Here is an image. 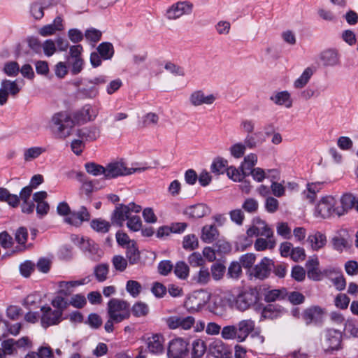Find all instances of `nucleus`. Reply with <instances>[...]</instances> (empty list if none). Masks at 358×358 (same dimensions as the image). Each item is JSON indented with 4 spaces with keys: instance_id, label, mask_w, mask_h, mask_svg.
Returning <instances> with one entry per match:
<instances>
[{
    "instance_id": "nucleus-1",
    "label": "nucleus",
    "mask_w": 358,
    "mask_h": 358,
    "mask_svg": "<svg viewBox=\"0 0 358 358\" xmlns=\"http://www.w3.org/2000/svg\"><path fill=\"white\" fill-rule=\"evenodd\" d=\"M97 115L98 110L87 104L73 113V119L65 112L54 114L49 122V127L57 137L65 138L71 134L75 123L85 124L94 120Z\"/></svg>"
},
{
    "instance_id": "nucleus-2",
    "label": "nucleus",
    "mask_w": 358,
    "mask_h": 358,
    "mask_svg": "<svg viewBox=\"0 0 358 358\" xmlns=\"http://www.w3.org/2000/svg\"><path fill=\"white\" fill-rule=\"evenodd\" d=\"M107 306L108 317H111L116 323L129 319L131 315L130 305L124 300L113 298L108 301Z\"/></svg>"
},
{
    "instance_id": "nucleus-3",
    "label": "nucleus",
    "mask_w": 358,
    "mask_h": 358,
    "mask_svg": "<svg viewBox=\"0 0 358 358\" xmlns=\"http://www.w3.org/2000/svg\"><path fill=\"white\" fill-rule=\"evenodd\" d=\"M148 169V167L128 168L125 163L121 161H113L106 166V180H110L120 176L131 175L135 172H142Z\"/></svg>"
},
{
    "instance_id": "nucleus-4",
    "label": "nucleus",
    "mask_w": 358,
    "mask_h": 358,
    "mask_svg": "<svg viewBox=\"0 0 358 358\" xmlns=\"http://www.w3.org/2000/svg\"><path fill=\"white\" fill-rule=\"evenodd\" d=\"M258 294L256 288H250L241 292L236 299L235 306L241 311L247 310L257 302Z\"/></svg>"
},
{
    "instance_id": "nucleus-5",
    "label": "nucleus",
    "mask_w": 358,
    "mask_h": 358,
    "mask_svg": "<svg viewBox=\"0 0 358 358\" xmlns=\"http://www.w3.org/2000/svg\"><path fill=\"white\" fill-rule=\"evenodd\" d=\"M342 334L338 330L330 329L324 332L322 345L326 352L341 349Z\"/></svg>"
},
{
    "instance_id": "nucleus-6",
    "label": "nucleus",
    "mask_w": 358,
    "mask_h": 358,
    "mask_svg": "<svg viewBox=\"0 0 358 358\" xmlns=\"http://www.w3.org/2000/svg\"><path fill=\"white\" fill-rule=\"evenodd\" d=\"M20 90L17 80L3 79L0 84V105L3 106L7 102L9 95L15 96Z\"/></svg>"
},
{
    "instance_id": "nucleus-7",
    "label": "nucleus",
    "mask_w": 358,
    "mask_h": 358,
    "mask_svg": "<svg viewBox=\"0 0 358 358\" xmlns=\"http://www.w3.org/2000/svg\"><path fill=\"white\" fill-rule=\"evenodd\" d=\"M189 353L188 343L178 338L169 343L167 355L169 358H186Z\"/></svg>"
},
{
    "instance_id": "nucleus-8",
    "label": "nucleus",
    "mask_w": 358,
    "mask_h": 358,
    "mask_svg": "<svg viewBox=\"0 0 358 358\" xmlns=\"http://www.w3.org/2000/svg\"><path fill=\"white\" fill-rule=\"evenodd\" d=\"M336 203L335 199L331 196L323 197L316 207L317 213L324 219L337 215Z\"/></svg>"
},
{
    "instance_id": "nucleus-9",
    "label": "nucleus",
    "mask_w": 358,
    "mask_h": 358,
    "mask_svg": "<svg viewBox=\"0 0 358 358\" xmlns=\"http://www.w3.org/2000/svg\"><path fill=\"white\" fill-rule=\"evenodd\" d=\"M193 5L189 1H178L170 6L166 12V17L170 20H175L183 15H189L192 10Z\"/></svg>"
},
{
    "instance_id": "nucleus-10",
    "label": "nucleus",
    "mask_w": 358,
    "mask_h": 358,
    "mask_svg": "<svg viewBox=\"0 0 358 358\" xmlns=\"http://www.w3.org/2000/svg\"><path fill=\"white\" fill-rule=\"evenodd\" d=\"M208 352L215 358H232L231 348L220 339H215L209 344Z\"/></svg>"
},
{
    "instance_id": "nucleus-11",
    "label": "nucleus",
    "mask_w": 358,
    "mask_h": 358,
    "mask_svg": "<svg viewBox=\"0 0 358 358\" xmlns=\"http://www.w3.org/2000/svg\"><path fill=\"white\" fill-rule=\"evenodd\" d=\"M189 102L194 107L202 105H211L215 100L216 96L213 94H206L203 90H195L189 96Z\"/></svg>"
},
{
    "instance_id": "nucleus-12",
    "label": "nucleus",
    "mask_w": 358,
    "mask_h": 358,
    "mask_svg": "<svg viewBox=\"0 0 358 358\" xmlns=\"http://www.w3.org/2000/svg\"><path fill=\"white\" fill-rule=\"evenodd\" d=\"M129 206L124 204H119L111 214V224L113 226L122 227L124 222L129 218Z\"/></svg>"
},
{
    "instance_id": "nucleus-13",
    "label": "nucleus",
    "mask_w": 358,
    "mask_h": 358,
    "mask_svg": "<svg viewBox=\"0 0 358 358\" xmlns=\"http://www.w3.org/2000/svg\"><path fill=\"white\" fill-rule=\"evenodd\" d=\"M167 326L171 329L181 328L185 330L189 329L194 324L195 320L192 316L179 317L171 316L166 320Z\"/></svg>"
},
{
    "instance_id": "nucleus-14",
    "label": "nucleus",
    "mask_w": 358,
    "mask_h": 358,
    "mask_svg": "<svg viewBox=\"0 0 358 358\" xmlns=\"http://www.w3.org/2000/svg\"><path fill=\"white\" fill-rule=\"evenodd\" d=\"M41 310L43 312L41 322L45 328L59 323L62 315L61 310H52L49 306H43Z\"/></svg>"
},
{
    "instance_id": "nucleus-15",
    "label": "nucleus",
    "mask_w": 358,
    "mask_h": 358,
    "mask_svg": "<svg viewBox=\"0 0 358 358\" xmlns=\"http://www.w3.org/2000/svg\"><path fill=\"white\" fill-rule=\"evenodd\" d=\"M90 220V214L85 206H81L78 212H72L70 216L64 219L65 222L75 226L80 227L83 222Z\"/></svg>"
},
{
    "instance_id": "nucleus-16",
    "label": "nucleus",
    "mask_w": 358,
    "mask_h": 358,
    "mask_svg": "<svg viewBox=\"0 0 358 358\" xmlns=\"http://www.w3.org/2000/svg\"><path fill=\"white\" fill-rule=\"evenodd\" d=\"M273 262L268 257H264L261 262L257 264L253 269V275L256 278L264 280L270 275Z\"/></svg>"
},
{
    "instance_id": "nucleus-17",
    "label": "nucleus",
    "mask_w": 358,
    "mask_h": 358,
    "mask_svg": "<svg viewBox=\"0 0 358 358\" xmlns=\"http://www.w3.org/2000/svg\"><path fill=\"white\" fill-rule=\"evenodd\" d=\"M210 210L208 206L203 203H197L187 207L183 214L187 216L189 219H199L208 215Z\"/></svg>"
},
{
    "instance_id": "nucleus-18",
    "label": "nucleus",
    "mask_w": 358,
    "mask_h": 358,
    "mask_svg": "<svg viewBox=\"0 0 358 358\" xmlns=\"http://www.w3.org/2000/svg\"><path fill=\"white\" fill-rule=\"evenodd\" d=\"M236 327L238 334V341L243 342L254 331L255 322L251 319L243 320Z\"/></svg>"
},
{
    "instance_id": "nucleus-19",
    "label": "nucleus",
    "mask_w": 358,
    "mask_h": 358,
    "mask_svg": "<svg viewBox=\"0 0 358 358\" xmlns=\"http://www.w3.org/2000/svg\"><path fill=\"white\" fill-rule=\"evenodd\" d=\"M76 135L85 142H92L100 136V129L96 126L85 127L77 130Z\"/></svg>"
},
{
    "instance_id": "nucleus-20",
    "label": "nucleus",
    "mask_w": 358,
    "mask_h": 358,
    "mask_svg": "<svg viewBox=\"0 0 358 358\" xmlns=\"http://www.w3.org/2000/svg\"><path fill=\"white\" fill-rule=\"evenodd\" d=\"M358 198L351 193H347L342 196L341 199V206L337 207V216L343 215L349 210L355 208Z\"/></svg>"
},
{
    "instance_id": "nucleus-21",
    "label": "nucleus",
    "mask_w": 358,
    "mask_h": 358,
    "mask_svg": "<svg viewBox=\"0 0 358 358\" xmlns=\"http://www.w3.org/2000/svg\"><path fill=\"white\" fill-rule=\"evenodd\" d=\"M320 59L325 66H334L339 64V54L336 49H327L320 53Z\"/></svg>"
},
{
    "instance_id": "nucleus-22",
    "label": "nucleus",
    "mask_w": 358,
    "mask_h": 358,
    "mask_svg": "<svg viewBox=\"0 0 358 358\" xmlns=\"http://www.w3.org/2000/svg\"><path fill=\"white\" fill-rule=\"evenodd\" d=\"M324 313L323 309L318 306H314L306 309L303 313V318L307 324L312 322H317L320 320Z\"/></svg>"
},
{
    "instance_id": "nucleus-23",
    "label": "nucleus",
    "mask_w": 358,
    "mask_h": 358,
    "mask_svg": "<svg viewBox=\"0 0 358 358\" xmlns=\"http://www.w3.org/2000/svg\"><path fill=\"white\" fill-rule=\"evenodd\" d=\"M270 100L278 106H285L286 108H291L292 101L290 94L287 91H282L274 93L270 96Z\"/></svg>"
},
{
    "instance_id": "nucleus-24",
    "label": "nucleus",
    "mask_w": 358,
    "mask_h": 358,
    "mask_svg": "<svg viewBox=\"0 0 358 358\" xmlns=\"http://www.w3.org/2000/svg\"><path fill=\"white\" fill-rule=\"evenodd\" d=\"M257 163V156L256 154L250 153L244 157L243 161L241 162L239 169L242 171L243 176H246V173L252 171L254 166Z\"/></svg>"
},
{
    "instance_id": "nucleus-25",
    "label": "nucleus",
    "mask_w": 358,
    "mask_h": 358,
    "mask_svg": "<svg viewBox=\"0 0 358 358\" xmlns=\"http://www.w3.org/2000/svg\"><path fill=\"white\" fill-rule=\"evenodd\" d=\"M163 338L162 336L156 334L149 338L148 340V348L152 354H159L163 352L162 345Z\"/></svg>"
},
{
    "instance_id": "nucleus-26",
    "label": "nucleus",
    "mask_w": 358,
    "mask_h": 358,
    "mask_svg": "<svg viewBox=\"0 0 358 358\" xmlns=\"http://www.w3.org/2000/svg\"><path fill=\"white\" fill-rule=\"evenodd\" d=\"M286 294H287V290L285 288L268 290L264 293V299L267 303L273 302L285 299Z\"/></svg>"
},
{
    "instance_id": "nucleus-27",
    "label": "nucleus",
    "mask_w": 358,
    "mask_h": 358,
    "mask_svg": "<svg viewBox=\"0 0 358 358\" xmlns=\"http://www.w3.org/2000/svg\"><path fill=\"white\" fill-rule=\"evenodd\" d=\"M219 236V231L215 225H206L202 228L201 239L203 242L210 243Z\"/></svg>"
},
{
    "instance_id": "nucleus-28",
    "label": "nucleus",
    "mask_w": 358,
    "mask_h": 358,
    "mask_svg": "<svg viewBox=\"0 0 358 358\" xmlns=\"http://www.w3.org/2000/svg\"><path fill=\"white\" fill-rule=\"evenodd\" d=\"M308 241L310 243L313 250L322 248L327 243V237L324 234L317 231L315 234L309 235Z\"/></svg>"
},
{
    "instance_id": "nucleus-29",
    "label": "nucleus",
    "mask_w": 358,
    "mask_h": 358,
    "mask_svg": "<svg viewBox=\"0 0 358 358\" xmlns=\"http://www.w3.org/2000/svg\"><path fill=\"white\" fill-rule=\"evenodd\" d=\"M126 257L130 264H136L140 262V251L135 241L131 242V245L127 246Z\"/></svg>"
},
{
    "instance_id": "nucleus-30",
    "label": "nucleus",
    "mask_w": 358,
    "mask_h": 358,
    "mask_svg": "<svg viewBox=\"0 0 358 358\" xmlns=\"http://www.w3.org/2000/svg\"><path fill=\"white\" fill-rule=\"evenodd\" d=\"M96 52L100 55L102 59H110L114 53L115 50L113 44L110 42H103L96 48Z\"/></svg>"
},
{
    "instance_id": "nucleus-31",
    "label": "nucleus",
    "mask_w": 358,
    "mask_h": 358,
    "mask_svg": "<svg viewBox=\"0 0 358 358\" xmlns=\"http://www.w3.org/2000/svg\"><path fill=\"white\" fill-rule=\"evenodd\" d=\"M111 222H109L101 218L93 219L90 222L91 227L98 233L106 234L109 231Z\"/></svg>"
},
{
    "instance_id": "nucleus-32",
    "label": "nucleus",
    "mask_w": 358,
    "mask_h": 358,
    "mask_svg": "<svg viewBox=\"0 0 358 358\" xmlns=\"http://www.w3.org/2000/svg\"><path fill=\"white\" fill-rule=\"evenodd\" d=\"M24 358H55V356L50 347L41 346L37 352H29Z\"/></svg>"
},
{
    "instance_id": "nucleus-33",
    "label": "nucleus",
    "mask_w": 358,
    "mask_h": 358,
    "mask_svg": "<svg viewBox=\"0 0 358 358\" xmlns=\"http://www.w3.org/2000/svg\"><path fill=\"white\" fill-rule=\"evenodd\" d=\"M207 346L202 339H196L192 343V358H201L206 351Z\"/></svg>"
},
{
    "instance_id": "nucleus-34",
    "label": "nucleus",
    "mask_w": 358,
    "mask_h": 358,
    "mask_svg": "<svg viewBox=\"0 0 358 358\" xmlns=\"http://www.w3.org/2000/svg\"><path fill=\"white\" fill-rule=\"evenodd\" d=\"M227 160L222 157H217L213 160L210 166V171L216 175L223 174L227 171Z\"/></svg>"
},
{
    "instance_id": "nucleus-35",
    "label": "nucleus",
    "mask_w": 358,
    "mask_h": 358,
    "mask_svg": "<svg viewBox=\"0 0 358 358\" xmlns=\"http://www.w3.org/2000/svg\"><path fill=\"white\" fill-rule=\"evenodd\" d=\"M331 243L334 250L342 252L345 249H349L351 246L349 241L341 236H335L331 238Z\"/></svg>"
},
{
    "instance_id": "nucleus-36",
    "label": "nucleus",
    "mask_w": 358,
    "mask_h": 358,
    "mask_svg": "<svg viewBox=\"0 0 358 358\" xmlns=\"http://www.w3.org/2000/svg\"><path fill=\"white\" fill-rule=\"evenodd\" d=\"M2 71L8 77H15L19 72H22V69H20V65L15 61L7 62L4 64Z\"/></svg>"
},
{
    "instance_id": "nucleus-37",
    "label": "nucleus",
    "mask_w": 358,
    "mask_h": 358,
    "mask_svg": "<svg viewBox=\"0 0 358 358\" xmlns=\"http://www.w3.org/2000/svg\"><path fill=\"white\" fill-rule=\"evenodd\" d=\"M324 273L325 274H327L329 273H338V275L336 277L331 279V282H333L334 285L335 286V287L337 290L342 291V290L345 289V288L346 287V280L342 273H340V272L336 271V270L334 268L332 270H324Z\"/></svg>"
},
{
    "instance_id": "nucleus-38",
    "label": "nucleus",
    "mask_w": 358,
    "mask_h": 358,
    "mask_svg": "<svg viewBox=\"0 0 358 358\" xmlns=\"http://www.w3.org/2000/svg\"><path fill=\"white\" fill-rule=\"evenodd\" d=\"M86 171L94 176H98L103 175L105 178L106 175V166L98 164L95 162H87L85 164Z\"/></svg>"
},
{
    "instance_id": "nucleus-39",
    "label": "nucleus",
    "mask_w": 358,
    "mask_h": 358,
    "mask_svg": "<svg viewBox=\"0 0 358 358\" xmlns=\"http://www.w3.org/2000/svg\"><path fill=\"white\" fill-rule=\"evenodd\" d=\"M313 74V71L311 68H306L301 76L295 80L294 83V86L295 88L301 89L306 86V85L308 83L311 76Z\"/></svg>"
},
{
    "instance_id": "nucleus-40",
    "label": "nucleus",
    "mask_w": 358,
    "mask_h": 358,
    "mask_svg": "<svg viewBox=\"0 0 358 358\" xmlns=\"http://www.w3.org/2000/svg\"><path fill=\"white\" fill-rule=\"evenodd\" d=\"M130 310L132 314L137 317H145L149 313L148 306L142 301L135 303Z\"/></svg>"
},
{
    "instance_id": "nucleus-41",
    "label": "nucleus",
    "mask_w": 358,
    "mask_h": 358,
    "mask_svg": "<svg viewBox=\"0 0 358 358\" xmlns=\"http://www.w3.org/2000/svg\"><path fill=\"white\" fill-rule=\"evenodd\" d=\"M109 271V265L108 264H100L94 268V274L99 282H103L107 279Z\"/></svg>"
},
{
    "instance_id": "nucleus-42",
    "label": "nucleus",
    "mask_w": 358,
    "mask_h": 358,
    "mask_svg": "<svg viewBox=\"0 0 358 358\" xmlns=\"http://www.w3.org/2000/svg\"><path fill=\"white\" fill-rule=\"evenodd\" d=\"M127 292L133 297H137L142 291L141 283L136 280H129L126 284Z\"/></svg>"
},
{
    "instance_id": "nucleus-43",
    "label": "nucleus",
    "mask_w": 358,
    "mask_h": 358,
    "mask_svg": "<svg viewBox=\"0 0 358 358\" xmlns=\"http://www.w3.org/2000/svg\"><path fill=\"white\" fill-rule=\"evenodd\" d=\"M261 134V132H257L252 134H247L245 136L243 144L246 148L254 149L259 143H262L264 140L257 139V136Z\"/></svg>"
},
{
    "instance_id": "nucleus-44",
    "label": "nucleus",
    "mask_w": 358,
    "mask_h": 358,
    "mask_svg": "<svg viewBox=\"0 0 358 358\" xmlns=\"http://www.w3.org/2000/svg\"><path fill=\"white\" fill-rule=\"evenodd\" d=\"M99 94L98 89L94 87H81L78 90V96L81 99H94Z\"/></svg>"
},
{
    "instance_id": "nucleus-45",
    "label": "nucleus",
    "mask_w": 358,
    "mask_h": 358,
    "mask_svg": "<svg viewBox=\"0 0 358 358\" xmlns=\"http://www.w3.org/2000/svg\"><path fill=\"white\" fill-rule=\"evenodd\" d=\"M199 246L197 237L194 234H189L183 238L182 247L185 250H194Z\"/></svg>"
},
{
    "instance_id": "nucleus-46",
    "label": "nucleus",
    "mask_w": 358,
    "mask_h": 358,
    "mask_svg": "<svg viewBox=\"0 0 358 358\" xmlns=\"http://www.w3.org/2000/svg\"><path fill=\"white\" fill-rule=\"evenodd\" d=\"M246 148L242 142L236 143L229 148L231 155L236 159L243 157Z\"/></svg>"
},
{
    "instance_id": "nucleus-47",
    "label": "nucleus",
    "mask_w": 358,
    "mask_h": 358,
    "mask_svg": "<svg viewBox=\"0 0 358 358\" xmlns=\"http://www.w3.org/2000/svg\"><path fill=\"white\" fill-rule=\"evenodd\" d=\"M241 265L238 262H232L227 271V275L228 278L238 279L242 274Z\"/></svg>"
},
{
    "instance_id": "nucleus-48",
    "label": "nucleus",
    "mask_w": 358,
    "mask_h": 358,
    "mask_svg": "<svg viewBox=\"0 0 358 358\" xmlns=\"http://www.w3.org/2000/svg\"><path fill=\"white\" fill-rule=\"evenodd\" d=\"M174 273L180 279H185L188 276L189 266L184 262H178L174 267Z\"/></svg>"
},
{
    "instance_id": "nucleus-49",
    "label": "nucleus",
    "mask_w": 358,
    "mask_h": 358,
    "mask_svg": "<svg viewBox=\"0 0 358 358\" xmlns=\"http://www.w3.org/2000/svg\"><path fill=\"white\" fill-rule=\"evenodd\" d=\"M159 120V117L157 113H148L142 117V126L143 127L155 126L158 124Z\"/></svg>"
},
{
    "instance_id": "nucleus-50",
    "label": "nucleus",
    "mask_w": 358,
    "mask_h": 358,
    "mask_svg": "<svg viewBox=\"0 0 358 358\" xmlns=\"http://www.w3.org/2000/svg\"><path fill=\"white\" fill-rule=\"evenodd\" d=\"M20 341H15L13 339H8L2 342V349L6 354L11 355L17 348H20Z\"/></svg>"
},
{
    "instance_id": "nucleus-51",
    "label": "nucleus",
    "mask_w": 358,
    "mask_h": 358,
    "mask_svg": "<svg viewBox=\"0 0 358 358\" xmlns=\"http://www.w3.org/2000/svg\"><path fill=\"white\" fill-rule=\"evenodd\" d=\"M210 270L213 279L215 280H218L223 277L226 271V267L224 266V264L216 262L211 266Z\"/></svg>"
},
{
    "instance_id": "nucleus-52",
    "label": "nucleus",
    "mask_w": 358,
    "mask_h": 358,
    "mask_svg": "<svg viewBox=\"0 0 358 358\" xmlns=\"http://www.w3.org/2000/svg\"><path fill=\"white\" fill-rule=\"evenodd\" d=\"M222 337L224 339H236L238 341V334L235 325H228L223 327L221 332Z\"/></svg>"
},
{
    "instance_id": "nucleus-53",
    "label": "nucleus",
    "mask_w": 358,
    "mask_h": 358,
    "mask_svg": "<svg viewBox=\"0 0 358 358\" xmlns=\"http://www.w3.org/2000/svg\"><path fill=\"white\" fill-rule=\"evenodd\" d=\"M112 264L115 270L123 272L127 266V260L121 255H115L112 259Z\"/></svg>"
},
{
    "instance_id": "nucleus-54",
    "label": "nucleus",
    "mask_w": 358,
    "mask_h": 358,
    "mask_svg": "<svg viewBox=\"0 0 358 358\" xmlns=\"http://www.w3.org/2000/svg\"><path fill=\"white\" fill-rule=\"evenodd\" d=\"M286 298H287L288 301L293 305H299L304 302L305 296L301 292L293 291V292H287V294H286Z\"/></svg>"
},
{
    "instance_id": "nucleus-55",
    "label": "nucleus",
    "mask_w": 358,
    "mask_h": 358,
    "mask_svg": "<svg viewBox=\"0 0 358 358\" xmlns=\"http://www.w3.org/2000/svg\"><path fill=\"white\" fill-rule=\"evenodd\" d=\"M213 248L219 254L229 253L231 250V245L224 240H218L213 245Z\"/></svg>"
},
{
    "instance_id": "nucleus-56",
    "label": "nucleus",
    "mask_w": 358,
    "mask_h": 358,
    "mask_svg": "<svg viewBox=\"0 0 358 358\" xmlns=\"http://www.w3.org/2000/svg\"><path fill=\"white\" fill-rule=\"evenodd\" d=\"M127 226L131 231H139L142 227V222L141 217L137 215H129V218L127 220Z\"/></svg>"
},
{
    "instance_id": "nucleus-57",
    "label": "nucleus",
    "mask_w": 358,
    "mask_h": 358,
    "mask_svg": "<svg viewBox=\"0 0 358 358\" xmlns=\"http://www.w3.org/2000/svg\"><path fill=\"white\" fill-rule=\"evenodd\" d=\"M82 282L79 281H61L59 284L60 287V290L59 291V294H62L64 296H68L70 294L71 292L69 290V287H73L76 285H82Z\"/></svg>"
},
{
    "instance_id": "nucleus-58",
    "label": "nucleus",
    "mask_w": 358,
    "mask_h": 358,
    "mask_svg": "<svg viewBox=\"0 0 358 358\" xmlns=\"http://www.w3.org/2000/svg\"><path fill=\"white\" fill-rule=\"evenodd\" d=\"M227 174L228 177L234 181H241V179H244L246 176H243L241 169H236L234 166H230L227 169Z\"/></svg>"
},
{
    "instance_id": "nucleus-59",
    "label": "nucleus",
    "mask_w": 358,
    "mask_h": 358,
    "mask_svg": "<svg viewBox=\"0 0 358 358\" xmlns=\"http://www.w3.org/2000/svg\"><path fill=\"white\" fill-rule=\"evenodd\" d=\"M256 256L253 253H247L240 257V264L242 266L246 268H250L252 266L255 262Z\"/></svg>"
},
{
    "instance_id": "nucleus-60",
    "label": "nucleus",
    "mask_w": 358,
    "mask_h": 358,
    "mask_svg": "<svg viewBox=\"0 0 358 358\" xmlns=\"http://www.w3.org/2000/svg\"><path fill=\"white\" fill-rule=\"evenodd\" d=\"M164 69L175 76H185V71L183 68L171 62H168L165 64Z\"/></svg>"
},
{
    "instance_id": "nucleus-61",
    "label": "nucleus",
    "mask_w": 358,
    "mask_h": 358,
    "mask_svg": "<svg viewBox=\"0 0 358 358\" xmlns=\"http://www.w3.org/2000/svg\"><path fill=\"white\" fill-rule=\"evenodd\" d=\"M42 152L43 149L39 147L29 148L24 153V159L26 161H31L37 158Z\"/></svg>"
},
{
    "instance_id": "nucleus-62",
    "label": "nucleus",
    "mask_w": 358,
    "mask_h": 358,
    "mask_svg": "<svg viewBox=\"0 0 358 358\" xmlns=\"http://www.w3.org/2000/svg\"><path fill=\"white\" fill-rule=\"evenodd\" d=\"M42 49L47 57L52 56L57 50L55 43L50 39L46 40L42 44Z\"/></svg>"
},
{
    "instance_id": "nucleus-63",
    "label": "nucleus",
    "mask_w": 358,
    "mask_h": 358,
    "mask_svg": "<svg viewBox=\"0 0 358 358\" xmlns=\"http://www.w3.org/2000/svg\"><path fill=\"white\" fill-rule=\"evenodd\" d=\"M101 31L94 28L87 29L85 33V38L87 40L94 43L99 41L101 40Z\"/></svg>"
},
{
    "instance_id": "nucleus-64",
    "label": "nucleus",
    "mask_w": 358,
    "mask_h": 358,
    "mask_svg": "<svg viewBox=\"0 0 358 358\" xmlns=\"http://www.w3.org/2000/svg\"><path fill=\"white\" fill-rule=\"evenodd\" d=\"M242 208L248 213H254L258 209V203L255 199L248 198L243 203Z\"/></svg>"
}]
</instances>
